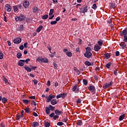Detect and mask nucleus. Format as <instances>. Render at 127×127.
I'll list each match as a JSON object with an SVG mask.
<instances>
[{
  "mask_svg": "<svg viewBox=\"0 0 127 127\" xmlns=\"http://www.w3.org/2000/svg\"><path fill=\"white\" fill-rule=\"evenodd\" d=\"M53 65H54V69H57V68H58V65H57V64L54 63Z\"/></svg>",
  "mask_w": 127,
  "mask_h": 127,
  "instance_id": "nucleus-40",
  "label": "nucleus"
},
{
  "mask_svg": "<svg viewBox=\"0 0 127 127\" xmlns=\"http://www.w3.org/2000/svg\"><path fill=\"white\" fill-rule=\"evenodd\" d=\"M77 125L78 126H82V121H78L77 122Z\"/></svg>",
  "mask_w": 127,
  "mask_h": 127,
  "instance_id": "nucleus-45",
  "label": "nucleus"
},
{
  "mask_svg": "<svg viewBox=\"0 0 127 127\" xmlns=\"http://www.w3.org/2000/svg\"><path fill=\"white\" fill-rule=\"evenodd\" d=\"M52 99H55V95H52L51 94H50L48 98H47V102L48 103H50V102H51V100H52Z\"/></svg>",
  "mask_w": 127,
  "mask_h": 127,
  "instance_id": "nucleus-6",
  "label": "nucleus"
},
{
  "mask_svg": "<svg viewBox=\"0 0 127 127\" xmlns=\"http://www.w3.org/2000/svg\"><path fill=\"white\" fill-rule=\"evenodd\" d=\"M66 96H67V94H66V93L61 94V96L62 98H65V97H66Z\"/></svg>",
  "mask_w": 127,
  "mask_h": 127,
  "instance_id": "nucleus-41",
  "label": "nucleus"
},
{
  "mask_svg": "<svg viewBox=\"0 0 127 127\" xmlns=\"http://www.w3.org/2000/svg\"><path fill=\"white\" fill-rule=\"evenodd\" d=\"M92 8H93V9H96V8H97V5L96 4H93L92 5Z\"/></svg>",
  "mask_w": 127,
  "mask_h": 127,
  "instance_id": "nucleus-43",
  "label": "nucleus"
},
{
  "mask_svg": "<svg viewBox=\"0 0 127 127\" xmlns=\"http://www.w3.org/2000/svg\"><path fill=\"white\" fill-rule=\"evenodd\" d=\"M5 9L8 12L11 11V6L9 4H6L5 5Z\"/></svg>",
  "mask_w": 127,
  "mask_h": 127,
  "instance_id": "nucleus-4",
  "label": "nucleus"
},
{
  "mask_svg": "<svg viewBox=\"0 0 127 127\" xmlns=\"http://www.w3.org/2000/svg\"><path fill=\"white\" fill-rule=\"evenodd\" d=\"M31 126L34 127H36L39 126V124L38 122H32L31 123Z\"/></svg>",
  "mask_w": 127,
  "mask_h": 127,
  "instance_id": "nucleus-13",
  "label": "nucleus"
},
{
  "mask_svg": "<svg viewBox=\"0 0 127 127\" xmlns=\"http://www.w3.org/2000/svg\"><path fill=\"white\" fill-rule=\"evenodd\" d=\"M48 17V15H45L42 17V19H47Z\"/></svg>",
  "mask_w": 127,
  "mask_h": 127,
  "instance_id": "nucleus-42",
  "label": "nucleus"
},
{
  "mask_svg": "<svg viewBox=\"0 0 127 127\" xmlns=\"http://www.w3.org/2000/svg\"><path fill=\"white\" fill-rule=\"evenodd\" d=\"M42 28H43V26H39L36 30L37 32H40V31H41V29H42Z\"/></svg>",
  "mask_w": 127,
  "mask_h": 127,
  "instance_id": "nucleus-23",
  "label": "nucleus"
},
{
  "mask_svg": "<svg viewBox=\"0 0 127 127\" xmlns=\"http://www.w3.org/2000/svg\"><path fill=\"white\" fill-rule=\"evenodd\" d=\"M30 67H31V68L33 70H35V69H36V68H37V67H36V66H32L31 65H30Z\"/></svg>",
  "mask_w": 127,
  "mask_h": 127,
  "instance_id": "nucleus-63",
  "label": "nucleus"
},
{
  "mask_svg": "<svg viewBox=\"0 0 127 127\" xmlns=\"http://www.w3.org/2000/svg\"><path fill=\"white\" fill-rule=\"evenodd\" d=\"M124 119H125V115H121L119 117V121H123Z\"/></svg>",
  "mask_w": 127,
  "mask_h": 127,
  "instance_id": "nucleus-33",
  "label": "nucleus"
},
{
  "mask_svg": "<svg viewBox=\"0 0 127 127\" xmlns=\"http://www.w3.org/2000/svg\"><path fill=\"white\" fill-rule=\"evenodd\" d=\"M95 87L94 86V85H90L88 87V90H89L90 92H92V93L95 91Z\"/></svg>",
  "mask_w": 127,
  "mask_h": 127,
  "instance_id": "nucleus-11",
  "label": "nucleus"
},
{
  "mask_svg": "<svg viewBox=\"0 0 127 127\" xmlns=\"http://www.w3.org/2000/svg\"><path fill=\"white\" fill-rule=\"evenodd\" d=\"M111 4V6L112 7V8H114V7H115V5L116 4L114 3H110Z\"/></svg>",
  "mask_w": 127,
  "mask_h": 127,
  "instance_id": "nucleus-49",
  "label": "nucleus"
},
{
  "mask_svg": "<svg viewBox=\"0 0 127 127\" xmlns=\"http://www.w3.org/2000/svg\"><path fill=\"white\" fill-rule=\"evenodd\" d=\"M83 84H84V85L85 86H87V85H88V81L86 79H83Z\"/></svg>",
  "mask_w": 127,
  "mask_h": 127,
  "instance_id": "nucleus-38",
  "label": "nucleus"
},
{
  "mask_svg": "<svg viewBox=\"0 0 127 127\" xmlns=\"http://www.w3.org/2000/svg\"><path fill=\"white\" fill-rule=\"evenodd\" d=\"M24 69H25L27 72H31V68H30L29 66L27 65L24 66Z\"/></svg>",
  "mask_w": 127,
  "mask_h": 127,
  "instance_id": "nucleus-17",
  "label": "nucleus"
},
{
  "mask_svg": "<svg viewBox=\"0 0 127 127\" xmlns=\"http://www.w3.org/2000/svg\"><path fill=\"white\" fill-rule=\"evenodd\" d=\"M54 116H55V114L54 113H52V114H51L50 115V117L51 118H53V117H54Z\"/></svg>",
  "mask_w": 127,
  "mask_h": 127,
  "instance_id": "nucleus-57",
  "label": "nucleus"
},
{
  "mask_svg": "<svg viewBox=\"0 0 127 127\" xmlns=\"http://www.w3.org/2000/svg\"><path fill=\"white\" fill-rule=\"evenodd\" d=\"M121 36H126L127 35V28H126L121 33H120Z\"/></svg>",
  "mask_w": 127,
  "mask_h": 127,
  "instance_id": "nucleus-7",
  "label": "nucleus"
},
{
  "mask_svg": "<svg viewBox=\"0 0 127 127\" xmlns=\"http://www.w3.org/2000/svg\"><path fill=\"white\" fill-rule=\"evenodd\" d=\"M45 112L47 115L50 114V109H49V107H46Z\"/></svg>",
  "mask_w": 127,
  "mask_h": 127,
  "instance_id": "nucleus-18",
  "label": "nucleus"
},
{
  "mask_svg": "<svg viewBox=\"0 0 127 127\" xmlns=\"http://www.w3.org/2000/svg\"><path fill=\"white\" fill-rule=\"evenodd\" d=\"M92 55V54L91 52L86 51V53L84 54V56H85V57L88 59L91 58Z\"/></svg>",
  "mask_w": 127,
  "mask_h": 127,
  "instance_id": "nucleus-5",
  "label": "nucleus"
},
{
  "mask_svg": "<svg viewBox=\"0 0 127 127\" xmlns=\"http://www.w3.org/2000/svg\"><path fill=\"white\" fill-rule=\"evenodd\" d=\"M13 9L14 12H16V11L18 10V6H17V5L13 6Z\"/></svg>",
  "mask_w": 127,
  "mask_h": 127,
  "instance_id": "nucleus-27",
  "label": "nucleus"
},
{
  "mask_svg": "<svg viewBox=\"0 0 127 127\" xmlns=\"http://www.w3.org/2000/svg\"><path fill=\"white\" fill-rule=\"evenodd\" d=\"M38 11V8L36 6H34L33 7V12L34 13H36Z\"/></svg>",
  "mask_w": 127,
  "mask_h": 127,
  "instance_id": "nucleus-20",
  "label": "nucleus"
},
{
  "mask_svg": "<svg viewBox=\"0 0 127 127\" xmlns=\"http://www.w3.org/2000/svg\"><path fill=\"white\" fill-rule=\"evenodd\" d=\"M88 10V6L87 5H84L82 8H80V12L82 13H85V12H87Z\"/></svg>",
  "mask_w": 127,
  "mask_h": 127,
  "instance_id": "nucleus-3",
  "label": "nucleus"
},
{
  "mask_svg": "<svg viewBox=\"0 0 127 127\" xmlns=\"http://www.w3.org/2000/svg\"><path fill=\"white\" fill-rule=\"evenodd\" d=\"M66 55H67L68 57H72V53L71 52H67L66 53Z\"/></svg>",
  "mask_w": 127,
  "mask_h": 127,
  "instance_id": "nucleus-25",
  "label": "nucleus"
},
{
  "mask_svg": "<svg viewBox=\"0 0 127 127\" xmlns=\"http://www.w3.org/2000/svg\"><path fill=\"white\" fill-rule=\"evenodd\" d=\"M60 19H61V18H60V17H58L56 18V21H59V20H60Z\"/></svg>",
  "mask_w": 127,
  "mask_h": 127,
  "instance_id": "nucleus-62",
  "label": "nucleus"
},
{
  "mask_svg": "<svg viewBox=\"0 0 127 127\" xmlns=\"http://www.w3.org/2000/svg\"><path fill=\"white\" fill-rule=\"evenodd\" d=\"M7 102V99L5 98V97H3L2 99V103H3V104H5Z\"/></svg>",
  "mask_w": 127,
  "mask_h": 127,
  "instance_id": "nucleus-28",
  "label": "nucleus"
},
{
  "mask_svg": "<svg viewBox=\"0 0 127 127\" xmlns=\"http://www.w3.org/2000/svg\"><path fill=\"white\" fill-rule=\"evenodd\" d=\"M54 13V9H51L49 12V15H52Z\"/></svg>",
  "mask_w": 127,
  "mask_h": 127,
  "instance_id": "nucleus-30",
  "label": "nucleus"
},
{
  "mask_svg": "<svg viewBox=\"0 0 127 127\" xmlns=\"http://www.w3.org/2000/svg\"><path fill=\"white\" fill-rule=\"evenodd\" d=\"M2 78L3 81L5 82V83H6V84H9V83L8 82V80H7L4 76H3Z\"/></svg>",
  "mask_w": 127,
  "mask_h": 127,
  "instance_id": "nucleus-24",
  "label": "nucleus"
},
{
  "mask_svg": "<svg viewBox=\"0 0 127 127\" xmlns=\"http://www.w3.org/2000/svg\"><path fill=\"white\" fill-rule=\"evenodd\" d=\"M0 127H4V124H3V122H1V123H0Z\"/></svg>",
  "mask_w": 127,
  "mask_h": 127,
  "instance_id": "nucleus-64",
  "label": "nucleus"
},
{
  "mask_svg": "<svg viewBox=\"0 0 127 127\" xmlns=\"http://www.w3.org/2000/svg\"><path fill=\"white\" fill-rule=\"evenodd\" d=\"M18 65L19 66H24V60H20V62L18 63Z\"/></svg>",
  "mask_w": 127,
  "mask_h": 127,
  "instance_id": "nucleus-12",
  "label": "nucleus"
},
{
  "mask_svg": "<svg viewBox=\"0 0 127 127\" xmlns=\"http://www.w3.org/2000/svg\"><path fill=\"white\" fill-rule=\"evenodd\" d=\"M56 23H57V21H53L51 22V24L52 25H54V24H56Z\"/></svg>",
  "mask_w": 127,
  "mask_h": 127,
  "instance_id": "nucleus-48",
  "label": "nucleus"
},
{
  "mask_svg": "<svg viewBox=\"0 0 127 127\" xmlns=\"http://www.w3.org/2000/svg\"><path fill=\"white\" fill-rule=\"evenodd\" d=\"M13 42L16 44H18L21 42V39L20 38H17L13 40Z\"/></svg>",
  "mask_w": 127,
  "mask_h": 127,
  "instance_id": "nucleus-8",
  "label": "nucleus"
},
{
  "mask_svg": "<svg viewBox=\"0 0 127 127\" xmlns=\"http://www.w3.org/2000/svg\"><path fill=\"white\" fill-rule=\"evenodd\" d=\"M51 101V104L53 105V106H55V105H56L57 104V100L56 99H53Z\"/></svg>",
  "mask_w": 127,
  "mask_h": 127,
  "instance_id": "nucleus-14",
  "label": "nucleus"
},
{
  "mask_svg": "<svg viewBox=\"0 0 127 127\" xmlns=\"http://www.w3.org/2000/svg\"><path fill=\"white\" fill-rule=\"evenodd\" d=\"M123 41H124V42H127V35L124 36Z\"/></svg>",
  "mask_w": 127,
  "mask_h": 127,
  "instance_id": "nucleus-44",
  "label": "nucleus"
},
{
  "mask_svg": "<svg viewBox=\"0 0 127 127\" xmlns=\"http://www.w3.org/2000/svg\"><path fill=\"white\" fill-rule=\"evenodd\" d=\"M80 92V89L79 87H76V89L75 90V93H79Z\"/></svg>",
  "mask_w": 127,
  "mask_h": 127,
  "instance_id": "nucleus-53",
  "label": "nucleus"
},
{
  "mask_svg": "<svg viewBox=\"0 0 127 127\" xmlns=\"http://www.w3.org/2000/svg\"><path fill=\"white\" fill-rule=\"evenodd\" d=\"M85 64L86 66H91V65H92L91 63H90L89 61L85 62Z\"/></svg>",
  "mask_w": 127,
  "mask_h": 127,
  "instance_id": "nucleus-31",
  "label": "nucleus"
},
{
  "mask_svg": "<svg viewBox=\"0 0 127 127\" xmlns=\"http://www.w3.org/2000/svg\"><path fill=\"white\" fill-rule=\"evenodd\" d=\"M109 84L108 83H106L103 85L104 89H107V88H109Z\"/></svg>",
  "mask_w": 127,
  "mask_h": 127,
  "instance_id": "nucleus-37",
  "label": "nucleus"
},
{
  "mask_svg": "<svg viewBox=\"0 0 127 127\" xmlns=\"http://www.w3.org/2000/svg\"><path fill=\"white\" fill-rule=\"evenodd\" d=\"M67 121H68V119H67V118H65L63 120L62 122H63V123H66Z\"/></svg>",
  "mask_w": 127,
  "mask_h": 127,
  "instance_id": "nucleus-52",
  "label": "nucleus"
},
{
  "mask_svg": "<svg viewBox=\"0 0 127 127\" xmlns=\"http://www.w3.org/2000/svg\"><path fill=\"white\" fill-rule=\"evenodd\" d=\"M19 49L20 50H23V49H24V46H23V45H21L20 47H19Z\"/></svg>",
  "mask_w": 127,
  "mask_h": 127,
  "instance_id": "nucleus-50",
  "label": "nucleus"
},
{
  "mask_svg": "<svg viewBox=\"0 0 127 127\" xmlns=\"http://www.w3.org/2000/svg\"><path fill=\"white\" fill-rule=\"evenodd\" d=\"M97 45H99V46H102L103 44H104V41L102 40H100L97 42Z\"/></svg>",
  "mask_w": 127,
  "mask_h": 127,
  "instance_id": "nucleus-15",
  "label": "nucleus"
},
{
  "mask_svg": "<svg viewBox=\"0 0 127 127\" xmlns=\"http://www.w3.org/2000/svg\"><path fill=\"white\" fill-rule=\"evenodd\" d=\"M108 86L109 87H111V86H113V81H111L109 83H108Z\"/></svg>",
  "mask_w": 127,
  "mask_h": 127,
  "instance_id": "nucleus-56",
  "label": "nucleus"
},
{
  "mask_svg": "<svg viewBox=\"0 0 127 127\" xmlns=\"http://www.w3.org/2000/svg\"><path fill=\"white\" fill-rule=\"evenodd\" d=\"M49 108L51 110V111H54V110H55V108L52 105H49Z\"/></svg>",
  "mask_w": 127,
  "mask_h": 127,
  "instance_id": "nucleus-32",
  "label": "nucleus"
},
{
  "mask_svg": "<svg viewBox=\"0 0 127 127\" xmlns=\"http://www.w3.org/2000/svg\"><path fill=\"white\" fill-rule=\"evenodd\" d=\"M22 102L24 104H26V105H28V103H29V101H28V100H23Z\"/></svg>",
  "mask_w": 127,
  "mask_h": 127,
  "instance_id": "nucleus-34",
  "label": "nucleus"
},
{
  "mask_svg": "<svg viewBox=\"0 0 127 127\" xmlns=\"http://www.w3.org/2000/svg\"><path fill=\"white\" fill-rule=\"evenodd\" d=\"M77 84H76L73 88H72V91L73 92H75L76 91V89H77Z\"/></svg>",
  "mask_w": 127,
  "mask_h": 127,
  "instance_id": "nucleus-46",
  "label": "nucleus"
},
{
  "mask_svg": "<svg viewBox=\"0 0 127 127\" xmlns=\"http://www.w3.org/2000/svg\"><path fill=\"white\" fill-rule=\"evenodd\" d=\"M111 65H112V63H109L108 64H106V68H107V69H110V68H111Z\"/></svg>",
  "mask_w": 127,
  "mask_h": 127,
  "instance_id": "nucleus-26",
  "label": "nucleus"
},
{
  "mask_svg": "<svg viewBox=\"0 0 127 127\" xmlns=\"http://www.w3.org/2000/svg\"><path fill=\"white\" fill-rule=\"evenodd\" d=\"M115 54H116V56H120V52L116 51Z\"/></svg>",
  "mask_w": 127,
  "mask_h": 127,
  "instance_id": "nucleus-60",
  "label": "nucleus"
},
{
  "mask_svg": "<svg viewBox=\"0 0 127 127\" xmlns=\"http://www.w3.org/2000/svg\"><path fill=\"white\" fill-rule=\"evenodd\" d=\"M86 51H87L88 52H92V49H91L90 47H88L87 48H85Z\"/></svg>",
  "mask_w": 127,
  "mask_h": 127,
  "instance_id": "nucleus-36",
  "label": "nucleus"
},
{
  "mask_svg": "<svg viewBox=\"0 0 127 127\" xmlns=\"http://www.w3.org/2000/svg\"><path fill=\"white\" fill-rule=\"evenodd\" d=\"M30 61V59H27L26 60H24V63H26V64H28V62Z\"/></svg>",
  "mask_w": 127,
  "mask_h": 127,
  "instance_id": "nucleus-51",
  "label": "nucleus"
},
{
  "mask_svg": "<svg viewBox=\"0 0 127 127\" xmlns=\"http://www.w3.org/2000/svg\"><path fill=\"white\" fill-rule=\"evenodd\" d=\"M36 61L40 63H48V60L46 58H43L41 57H39L37 59Z\"/></svg>",
  "mask_w": 127,
  "mask_h": 127,
  "instance_id": "nucleus-1",
  "label": "nucleus"
},
{
  "mask_svg": "<svg viewBox=\"0 0 127 127\" xmlns=\"http://www.w3.org/2000/svg\"><path fill=\"white\" fill-rule=\"evenodd\" d=\"M2 58H3V54L0 53V59H2Z\"/></svg>",
  "mask_w": 127,
  "mask_h": 127,
  "instance_id": "nucleus-55",
  "label": "nucleus"
},
{
  "mask_svg": "<svg viewBox=\"0 0 127 127\" xmlns=\"http://www.w3.org/2000/svg\"><path fill=\"white\" fill-rule=\"evenodd\" d=\"M25 111L26 113H27V114H29V113H30V109H29V108H26Z\"/></svg>",
  "mask_w": 127,
  "mask_h": 127,
  "instance_id": "nucleus-39",
  "label": "nucleus"
},
{
  "mask_svg": "<svg viewBox=\"0 0 127 127\" xmlns=\"http://www.w3.org/2000/svg\"><path fill=\"white\" fill-rule=\"evenodd\" d=\"M23 29H24L23 25H20L18 29L19 31H22L23 30Z\"/></svg>",
  "mask_w": 127,
  "mask_h": 127,
  "instance_id": "nucleus-22",
  "label": "nucleus"
},
{
  "mask_svg": "<svg viewBox=\"0 0 127 127\" xmlns=\"http://www.w3.org/2000/svg\"><path fill=\"white\" fill-rule=\"evenodd\" d=\"M101 48H102L101 47H100L99 45L96 44L94 46V51L98 52L99 51V50L101 49Z\"/></svg>",
  "mask_w": 127,
  "mask_h": 127,
  "instance_id": "nucleus-10",
  "label": "nucleus"
},
{
  "mask_svg": "<svg viewBox=\"0 0 127 127\" xmlns=\"http://www.w3.org/2000/svg\"><path fill=\"white\" fill-rule=\"evenodd\" d=\"M51 84V82H50V81L48 80L47 82V85L49 87V86H50Z\"/></svg>",
  "mask_w": 127,
  "mask_h": 127,
  "instance_id": "nucleus-58",
  "label": "nucleus"
},
{
  "mask_svg": "<svg viewBox=\"0 0 127 127\" xmlns=\"http://www.w3.org/2000/svg\"><path fill=\"white\" fill-rule=\"evenodd\" d=\"M120 46H122V47L123 49H125V48H126V47L127 46V45L126 44V43H125L124 42L120 43Z\"/></svg>",
  "mask_w": 127,
  "mask_h": 127,
  "instance_id": "nucleus-16",
  "label": "nucleus"
},
{
  "mask_svg": "<svg viewBox=\"0 0 127 127\" xmlns=\"http://www.w3.org/2000/svg\"><path fill=\"white\" fill-rule=\"evenodd\" d=\"M16 120L17 121H19L20 120V116L19 115H16Z\"/></svg>",
  "mask_w": 127,
  "mask_h": 127,
  "instance_id": "nucleus-54",
  "label": "nucleus"
},
{
  "mask_svg": "<svg viewBox=\"0 0 127 127\" xmlns=\"http://www.w3.org/2000/svg\"><path fill=\"white\" fill-rule=\"evenodd\" d=\"M55 113L56 115H57L58 116H60L61 114H62V112L61 111H59L58 110H56L55 111Z\"/></svg>",
  "mask_w": 127,
  "mask_h": 127,
  "instance_id": "nucleus-19",
  "label": "nucleus"
},
{
  "mask_svg": "<svg viewBox=\"0 0 127 127\" xmlns=\"http://www.w3.org/2000/svg\"><path fill=\"white\" fill-rule=\"evenodd\" d=\"M22 55L21 54V53H18L17 54V58H18V59H20Z\"/></svg>",
  "mask_w": 127,
  "mask_h": 127,
  "instance_id": "nucleus-29",
  "label": "nucleus"
},
{
  "mask_svg": "<svg viewBox=\"0 0 127 127\" xmlns=\"http://www.w3.org/2000/svg\"><path fill=\"white\" fill-rule=\"evenodd\" d=\"M104 56L106 59H109L111 57V55L110 53H106L104 54Z\"/></svg>",
  "mask_w": 127,
  "mask_h": 127,
  "instance_id": "nucleus-21",
  "label": "nucleus"
},
{
  "mask_svg": "<svg viewBox=\"0 0 127 127\" xmlns=\"http://www.w3.org/2000/svg\"><path fill=\"white\" fill-rule=\"evenodd\" d=\"M63 125H64V123L63 122H58L57 123V126H63Z\"/></svg>",
  "mask_w": 127,
  "mask_h": 127,
  "instance_id": "nucleus-47",
  "label": "nucleus"
},
{
  "mask_svg": "<svg viewBox=\"0 0 127 127\" xmlns=\"http://www.w3.org/2000/svg\"><path fill=\"white\" fill-rule=\"evenodd\" d=\"M83 42L82 41V40L81 39H78V44L81 45L82 44V43Z\"/></svg>",
  "mask_w": 127,
  "mask_h": 127,
  "instance_id": "nucleus-61",
  "label": "nucleus"
},
{
  "mask_svg": "<svg viewBox=\"0 0 127 127\" xmlns=\"http://www.w3.org/2000/svg\"><path fill=\"white\" fill-rule=\"evenodd\" d=\"M50 123L49 122H46L45 124V127H50Z\"/></svg>",
  "mask_w": 127,
  "mask_h": 127,
  "instance_id": "nucleus-35",
  "label": "nucleus"
},
{
  "mask_svg": "<svg viewBox=\"0 0 127 127\" xmlns=\"http://www.w3.org/2000/svg\"><path fill=\"white\" fill-rule=\"evenodd\" d=\"M33 82H34V85H37V80H36V79H34Z\"/></svg>",
  "mask_w": 127,
  "mask_h": 127,
  "instance_id": "nucleus-59",
  "label": "nucleus"
},
{
  "mask_svg": "<svg viewBox=\"0 0 127 127\" xmlns=\"http://www.w3.org/2000/svg\"><path fill=\"white\" fill-rule=\"evenodd\" d=\"M23 5L25 8H27L29 6V2L27 0H25L23 2Z\"/></svg>",
  "mask_w": 127,
  "mask_h": 127,
  "instance_id": "nucleus-9",
  "label": "nucleus"
},
{
  "mask_svg": "<svg viewBox=\"0 0 127 127\" xmlns=\"http://www.w3.org/2000/svg\"><path fill=\"white\" fill-rule=\"evenodd\" d=\"M15 19L16 21H23L25 19V16L23 14H21L19 16H15Z\"/></svg>",
  "mask_w": 127,
  "mask_h": 127,
  "instance_id": "nucleus-2",
  "label": "nucleus"
}]
</instances>
